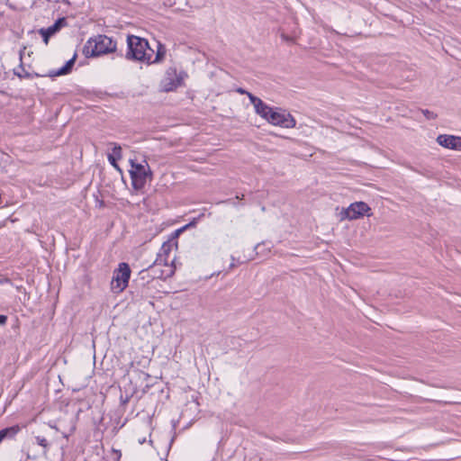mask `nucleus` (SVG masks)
Masks as SVG:
<instances>
[{"mask_svg": "<svg viewBox=\"0 0 461 461\" xmlns=\"http://www.w3.org/2000/svg\"><path fill=\"white\" fill-rule=\"evenodd\" d=\"M249 98L254 106L255 112L269 123L283 128H294L296 124L294 117L278 108H272L265 104L260 98L249 94Z\"/></svg>", "mask_w": 461, "mask_h": 461, "instance_id": "obj_1", "label": "nucleus"}, {"mask_svg": "<svg viewBox=\"0 0 461 461\" xmlns=\"http://www.w3.org/2000/svg\"><path fill=\"white\" fill-rule=\"evenodd\" d=\"M127 43L129 50L126 53V58L128 59H134L150 64L158 62L164 55V52L158 49L154 57V50L149 47V42L145 39L138 36H128Z\"/></svg>", "mask_w": 461, "mask_h": 461, "instance_id": "obj_2", "label": "nucleus"}, {"mask_svg": "<svg viewBox=\"0 0 461 461\" xmlns=\"http://www.w3.org/2000/svg\"><path fill=\"white\" fill-rule=\"evenodd\" d=\"M115 43L107 36L98 35L89 39L84 46V53L86 57L100 56L113 51Z\"/></svg>", "mask_w": 461, "mask_h": 461, "instance_id": "obj_3", "label": "nucleus"}, {"mask_svg": "<svg viewBox=\"0 0 461 461\" xmlns=\"http://www.w3.org/2000/svg\"><path fill=\"white\" fill-rule=\"evenodd\" d=\"M130 175L133 188L140 190L146 185L151 173L147 162L144 161L143 164L131 162Z\"/></svg>", "mask_w": 461, "mask_h": 461, "instance_id": "obj_4", "label": "nucleus"}, {"mask_svg": "<svg viewBox=\"0 0 461 461\" xmlns=\"http://www.w3.org/2000/svg\"><path fill=\"white\" fill-rule=\"evenodd\" d=\"M131 277V269L127 263H120L114 270L111 281V289L113 293H122L128 285Z\"/></svg>", "mask_w": 461, "mask_h": 461, "instance_id": "obj_5", "label": "nucleus"}, {"mask_svg": "<svg viewBox=\"0 0 461 461\" xmlns=\"http://www.w3.org/2000/svg\"><path fill=\"white\" fill-rule=\"evenodd\" d=\"M186 75L183 72H177L176 68H169L160 82V88L164 92H170L176 90L183 85Z\"/></svg>", "mask_w": 461, "mask_h": 461, "instance_id": "obj_6", "label": "nucleus"}, {"mask_svg": "<svg viewBox=\"0 0 461 461\" xmlns=\"http://www.w3.org/2000/svg\"><path fill=\"white\" fill-rule=\"evenodd\" d=\"M364 215H371V208L364 202H355L341 212L342 220H357Z\"/></svg>", "mask_w": 461, "mask_h": 461, "instance_id": "obj_7", "label": "nucleus"}, {"mask_svg": "<svg viewBox=\"0 0 461 461\" xmlns=\"http://www.w3.org/2000/svg\"><path fill=\"white\" fill-rule=\"evenodd\" d=\"M437 142L438 145L445 149H453L461 151V137L449 135V134H440L437 138Z\"/></svg>", "mask_w": 461, "mask_h": 461, "instance_id": "obj_8", "label": "nucleus"}, {"mask_svg": "<svg viewBox=\"0 0 461 461\" xmlns=\"http://www.w3.org/2000/svg\"><path fill=\"white\" fill-rule=\"evenodd\" d=\"M19 430L20 429L18 426H13L0 430V443L5 438H13L19 432Z\"/></svg>", "mask_w": 461, "mask_h": 461, "instance_id": "obj_9", "label": "nucleus"}, {"mask_svg": "<svg viewBox=\"0 0 461 461\" xmlns=\"http://www.w3.org/2000/svg\"><path fill=\"white\" fill-rule=\"evenodd\" d=\"M74 63H75V59L73 58V59H69L68 61H67V63L62 68H60L57 71H54L52 73V76L58 77V76H62V75H66V74L69 73Z\"/></svg>", "mask_w": 461, "mask_h": 461, "instance_id": "obj_10", "label": "nucleus"}, {"mask_svg": "<svg viewBox=\"0 0 461 461\" xmlns=\"http://www.w3.org/2000/svg\"><path fill=\"white\" fill-rule=\"evenodd\" d=\"M66 21L64 18L59 19L54 24L48 27L47 29H43L49 35H54L64 24Z\"/></svg>", "mask_w": 461, "mask_h": 461, "instance_id": "obj_11", "label": "nucleus"}, {"mask_svg": "<svg viewBox=\"0 0 461 461\" xmlns=\"http://www.w3.org/2000/svg\"><path fill=\"white\" fill-rule=\"evenodd\" d=\"M163 4L166 6L179 10L185 5V0H163Z\"/></svg>", "mask_w": 461, "mask_h": 461, "instance_id": "obj_12", "label": "nucleus"}, {"mask_svg": "<svg viewBox=\"0 0 461 461\" xmlns=\"http://www.w3.org/2000/svg\"><path fill=\"white\" fill-rule=\"evenodd\" d=\"M113 145V148H112V152L108 154L109 157L111 158H114L116 159H121L122 155V148L121 146H119L118 144L116 143H112Z\"/></svg>", "mask_w": 461, "mask_h": 461, "instance_id": "obj_13", "label": "nucleus"}, {"mask_svg": "<svg viewBox=\"0 0 461 461\" xmlns=\"http://www.w3.org/2000/svg\"><path fill=\"white\" fill-rule=\"evenodd\" d=\"M35 441H36V443H37L39 446H41V447H44V448H46V447H48V441H47V439H46L45 438H43V437H40V436L36 437V438H35Z\"/></svg>", "mask_w": 461, "mask_h": 461, "instance_id": "obj_14", "label": "nucleus"}, {"mask_svg": "<svg viewBox=\"0 0 461 461\" xmlns=\"http://www.w3.org/2000/svg\"><path fill=\"white\" fill-rule=\"evenodd\" d=\"M40 34L42 36L43 38V41L45 44H48L49 42V39L51 37L50 35H49L46 32L43 31V29H41L40 30Z\"/></svg>", "mask_w": 461, "mask_h": 461, "instance_id": "obj_15", "label": "nucleus"}, {"mask_svg": "<svg viewBox=\"0 0 461 461\" xmlns=\"http://www.w3.org/2000/svg\"><path fill=\"white\" fill-rule=\"evenodd\" d=\"M422 113L424 114V116L427 119H435L436 118L435 113L433 112L429 111V110H423Z\"/></svg>", "mask_w": 461, "mask_h": 461, "instance_id": "obj_16", "label": "nucleus"}, {"mask_svg": "<svg viewBox=\"0 0 461 461\" xmlns=\"http://www.w3.org/2000/svg\"><path fill=\"white\" fill-rule=\"evenodd\" d=\"M108 160H109L110 164H111L114 168L119 169V166H118V164H117V160H118V159H116V158H111V157H109V156H108Z\"/></svg>", "mask_w": 461, "mask_h": 461, "instance_id": "obj_17", "label": "nucleus"}, {"mask_svg": "<svg viewBox=\"0 0 461 461\" xmlns=\"http://www.w3.org/2000/svg\"><path fill=\"white\" fill-rule=\"evenodd\" d=\"M7 321V316L0 314V325H5Z\"/></svg>", "mask_w": 461, "mask_h": 461, "instance_id": "obj_18", "label": "nucleus"}, {"mask_svg": "<svg viewBox=\"0 0 461 461\" xmlns=\"http://www.w3.org/2000/svg\"><path fill=\"white\" fill-rule=\"evenodd\" d=\"M237 92L241 94V95H247L249 96V94H250L249 92L246 91L245 89L243 88H238L237 89Z\"/></svg>", "mask_w": 461, "mask_h": 461, "instance_id": "obj_19", "label": "nucleus"}, {"mask_svg": "<svg viewBox=\"0 0 461 461\" xmlns=\"http://www.w3.org/2000/svg\"><path fill=\"white\" fill-rule=\"evenodd\" d=\"M282 38L285 40V41H290L291 39L289 37H287L286 35L285 34H282Z\"/></svg>", "mask_w": 461, "mask_h": 461, "instance_id": "obj_20", "label": "nucleus"}, {"mask_svg": "<svg viewBox=\"0 0 461 461\" xmlns=\"http://www.w3.org/2000/svg\"><path fill=\"white\" fill-rule=\"evenodd\" d=\"M194 224H195V222H194V221H193V222H191V223H189V224L185 225V226L184 227V229H186V228H188L189 226H194Z\"/></svg>", "mask_w": 461, "mask_h": 461, "instance_id": "obj_21", "label": "nucleus"}, {"mask_svg": "<svg viewBox=\"0 0 461 461\" xmlns=\"http://www.w3.org/2000/svg\"><path fill=\"white\" fill-rule=\"evenodd\" d=\"M234 266H235L234 263L230 264V267H234Z\"/></svg>", "mask_w": 461, "mask_h": 461, "instance_id": "obj_22", "label": "nucleus"}]
</instances>
